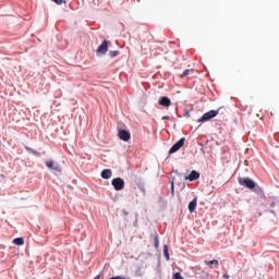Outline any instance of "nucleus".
Instances as JSON below:
<instances>
[{"label":"nucleus","instance_id":"obj_1","mask_svg":"<svg viewBox=\"0 0 279 279\" xmlns=\"http://www.w3.org/2000/svg\"><path fill=\"white\" fill-rule=\"evenodd\" d=\"M239 184H241V186H245L246 189H250L251 191H254L256 189V182H254L250 178H240Z\"/></svg>","mask_w":279,"mask_h":279},{"label":"nucleus","instance_id":"obj_2","mask_svg":"<svg viewBox=\"0 0 279 279\" xmlns=\"http://www.w3.org/2000/svg\"><path fill=\"white\" fill-rule=\"evenodd\" d=\"M114 191H123L125 189V181L122 178H114L111 180Z\"/></svg>","mask_w":279,"mask_h":279},{"label":"nucleus","instance_id":"obj_3","mask_svg":"<svg viewBox=\"0 0 279 279\" xmlns=\"http://www.w3.org/2000/svg\"><path fill=\"white\" fill-rule=\"evenodd\" d=\"M219 114V110H210L206 112L201 119H198V123H204L206 121H210V119H215Z\"/></svg>","mask_w":279,"mask_h":279},{"label":"nucleus","instance_id":"obj_4","mask_svg":"<svg viewBox=\"0 0 279 279\" xmlns=\"http://www.w3.org/2000/svg\"><path fill=\"white\" fill-rule=\"evenodd\" d=\"M184 143H186V138L182 137L180 141H178L173 146L170 148L169 154H175V151H179V149H182L184 147Z\"/></svg>","mask_w":279,"mask_h":279},{"label":"nucleus","instance_id":"obj_5","mask_svg":"<svg viewBox=\"0 0 279 279\" xmlns=\"http://www.w3.org/2000/svg\"><path fill=\"white\" fill-rule=\"evenodd\" d=\"M118 136L120 138V141H124V142H128L130 141V138H132V135L130 134V132H128L126 130H119L118 132Z\"/></svg>","mask_w":279,"mask_h":279},{"label":"nucleus","instance_id":"obj_6","mask_svg":"<svg viewBox=\"0 0 279 279\" xmlns=\"http://www.w3.org/2000/svg\"><path fill=\"white\" fill-rule=\"evenodd\" d=\"M108 51V41H102V44L97 48L96 53L104 56Z\"/></svg>","mask_w":279,"mask_h":279},{"label":"nucleus","instance_id":"obj_7","mask_svg":"<svg viewBox=\"0 0 279 279\" xmlns=\"http://www.w3.org/2000/svg\"><path fill=\"white\" fill-rule=\"evenodd\" d=\"M46 167H48V169H52V171H57L58 173L62 171V169L56 162H53V160L46 161Z\"/></svg>","mask_w":279,"mask_h":279},{"label":"nucleus","instance_id":"obj_8","mask_svg":"<svg viewBox=\"0 0 279 279\" xmlns=\"http://www.w3.org/2000/svg\"><path fill=\"white\" fill-rule=\"evenodd\" d=\"M159 106H163V108H169V106H171V99H169V97L167 96L161 97V99L159 100Z\"/></svg>","mask_w":279,"mask_h":279},{"label":"nucleus","instance_id":"obj_9","mask_svg":"<svg viewBox=\"0 0 279 279\" xmlns=\"http://www.w3.org/2000/svg\"><path fill=\"white\" fill-rule=\"evenodd\" d=\"M101 178L104 179V180H110V178H112V170H110V169H105V170H102L101 171Z\"/></svg>","mask_w":279,"mask_h":279},{"label":"nucleus","instance_id":"obj_10","mask_svg":"<svg viewBox=\"0 0 279 279\" xmlns=\"http://www.w3.org/2000/svg\"><path fill=\"white\" fill-rule=\"evenodd\" d=\"M187 180H189L190 182H194V180H199V172L193 170V171L189 174Z\"/></svg>","mask_w":279,"mask_h":279},{"label":"nucleus","instance_id":"obj_11","mask_svg":"<svg viewBox=\"0 0 279 279\" xmlns=\"http://www.w3.org/2000/svg\"><path fill=\"white\" fill-rule=\"evenodd\" d=\"M197 208V198H194L190 204H189V210L190 213H195V209Z\"/></svg>","mask_w":279,"mask_h":279},{"label":"nucleus","instance_id":"obj_12","mask_svg":"<svg viewBox=\"0 0 279 279\" xmlns=\"http://www.w3.org/2000/svg\"><path fill=\"white\" fill-rule=\"evenodd\" d=\"M14 245H25V239L16 238L13 240Z\"/></svg>","mask_w":279,"mask_h":279},{"label":"nucleus","instance_id":"obj_13","mask_svg":"<svg viewBox=\"0 0 279 279\" xmlns=\"http://www.w3.org/2000/svg\"><path fill=\"white\" fill-rule=\"evenodd\" d=\"M163 256H165L166 260H169V246L168 245L163 246Z\"/></svg>","mask_w":279,"mask_h":279},{"label":"nucleus","instance_id":"obj_14","mask_svg":"<svg viewBox=\"0 0 279 279\" xmlns=\"http://www.w3.org/2000/svg\"><path fill=\"white\" fill-rule=\"evenodd\" d=\"M191 71L193 72V70H185V71H183V73L179 77L181 80H183V77H187V75H191Z\"/></svg>","mask_w":279,"mask_h":279},{"label":"nucleus","instance_id":"obj_15","mask_svg":"<svg viewBox=\"0 0 279 279\" xmlns=\"http://www.w3.org/2000/svg\"><path fill=\"white\" fill-rule=\"evenodd\" d=\"M155 247L158 250L160 247V240L158 238V233H155Z\"/></svg>","mask_w":279,"mask_h":279},{"label":"nucleus","instance_id":"obj_16","mask_svg":"<svg viewBox=\"0 0 279 279\" xmlns=\"http://www.w3.org/2000/svg\"><path fill=\"white\" fill-rule=\"evenodd\" d=\"M205 265H216V267H217V265H219V260H217V259L205 260Z\"/></svg>","mask_w":279,"mask_h":279},{"label":"nucleus","instance_id":"obj_17","mask_svg":"<svg viewBox=\"0 0 279 279\" xmlns=\"http://www.w3.org/2000/svg\"><path fill=\"white\" fill-rule=\"evenodd\" d=\"M110 58H117L119 56V50H112L109 52Z\"/></svg>","mask_w":279,"mask_h":279},{"label":"nucleus","instance_id":"obj_18","mask_svg":"<svg viewBox=\"0 0 279 279\" xmlns=\"http://www.w3.org/2000/svg\"><path fill=\"white\" fill-rule=\"evenodd\" d=\"M173 279H184V277H182V274H180V272H174Z\"/></svg>","mask_w":279,"mask_h":279},{"label":"nucleus","instance_id":"obj_19","mask_svg":"<svg viewBox=\"0 0 279 279\" xmlns=\"http://www.w3.org/2000/svg\"><path fill=\"white\" fill-rule=\"evenodd\" d=\"M171 192L172 195H175V183L173 181H171Z\"/></svg>","mask_w":279,"mask_h":279},{"label":"nucleus","instance_id":"obj_20","mask_svg":"<svg viewBox=\"0 0 279 279\" xmlns=\"http://www.w3.org/2000/svg\"><path fill=\"white\" fill-rule=\"evenodd\" d=\"M57 5H62V3H66L65 0H52Z\"/></svg>","mask_w":279,"mask_h":279},{"label":"nucleus","instance_id":"obj_21","mask_svg":"<svg viewBox=\"0 0 279 279\" xmlns=\"http://www.w3.org/2000/svg\"><path fill=\"white\" fill-rule=\"evenodd\" d=\"M222 278H225V279H230V275L225 274V275L222 276Z\"/></svg>","mask_w":279,"mask_h":279},{"label":"nucleus","instance_id":"obj_22","mask_svg":"<svg viewBox=\"0 0 279 279\" xmlns=\"http://www.w3.org/2000/svg\"><path fill=\"white\" fill-rule=\"evenodd\" d=\"M162 119H163V120H165V119H169V116H166V117H163Z\"/></svg>","mask_w":279,"mask_h":279}]
</instances>
